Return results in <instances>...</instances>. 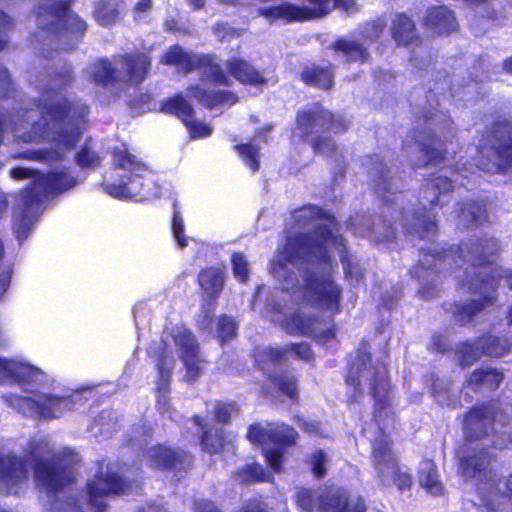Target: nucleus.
Here are the masks:
<instances>
[{
	"instance_id": "nucleus-1",
	"label": "nucleus",
	"mask_w": 512,
	"mask_h": 512,
	"mask_svg": "<svg viewBox=\"0 0 512 512\" xmlns=\"http://www.w3.org/2000/svg\"><path fill=\"white\" fill-rule=\"evenodd\" d=\"M500 250L499 242L494 237H478L460 244L457 249L447 248L439 251L422 249V257L410 268L412 278L421 282L438 276L456 256L468 262L459 287L473 294H481L478 299L467 302L457 301L452 304V317L456 323L466 326L485 308L497 300L499 278L495 256Z\"/></svg>"
},
{
	"instance_id": "nucleus-2",
	"label": "nucleus",
	"mask_w": 512,
	"mask_h": 512,
	"mask_svg": "<svg viewBox=\"0 0 512 512\" xmlns=\"http://www.w3.org/2000/svg\"><path fill=\"white\" fill-rule=\"evenodd\" d=\"M502 415L498 399L476 402L463 414L462 431L464 442L457 456V470L460 476L491 486L499 481L495 471L497 453L489 445L473 444L485 439Z\"/></svg>"
},
{
	"instance_id": "nucleus-3",
	"label": "nucleus",
	"mask_w": 512,
	"mask_h": 512,
	"mask_svg": "<svg viewBox=\"0 0 512 512\" xmlns=\"http://www.w3.org/2000/svg\"><path fill=\"white\" fill-rule=\"evenodd\" d=\"M75 166L41 172L35 182L19 190V208L12 221L13 233L19 244L30 235L42 215L46 200L57 198L82 183L100 162H75Z\"/></svg>"
},
{
	"instance_id": "nucleus-4",
	"label": "nucleus",
	"mask_w": 512,
	"mask_h": 512,
	"mask_svg": "<svg viewBox=\"0 0 512 512\" xmlns=\"http://www.w3.org/2000/svg\"><path fill=\"white\" fill-rule=\"evenodd\" d=\"M372 360L371 345L367 339L362 338L355 349L354 357L347 360L343 372V380L347 387L346 403L355 405L362 402V376L365 371L372 369L368 380V392L373 400L372 418L379 426H388L390 420L393 427L396 416L392 405L394 385L389 368L386 363L372 365Z\"/></svg>"
},
{
	"instance_id": "nucleus-5",
	"label": "nucleus",
	"mask_w": 512,
	"mask_h": 512,
	"mask_svg": "<svg viewBox=\"0 0 512 512\" xmlns=\"http://www.w3.org/2000/svg\"><path fill=\"white\" fill-rule=\"evenodd\" d=\"M314 215L318 219L326 220L327 223H320L316 227V234L320 239H315L309 232H298L287 237L285 245L278 255L277 265L280 269L286 268L288 264L297 265L299 263H308L315 260L319 263H326L330 260V253L326 242H331L334 246L340 247L339 258L347 279L355 276L362 277L360 271H355L357 265L352 261V257L346 246L345 238L333 233V226L336 225V219L323 208L312 207Z\"/></svg>"
},
{
	"instance_id": "nucleus-6",
	"label": "nucleus",
	"mask_w": 512,
	"mask_h": 512,
	"mask_svg": "<svg viewBox=\"0 0 512 512\" xmlns=\"http://www.w3.org/2000/svg\"><path fill=\"white\" fill-rule=\"evenodd\" d=\"M75 0H40L34 8L37 31L31 37L64 40L67 49L73 50L87 33L88 24L72 10Z\"/></svg>"
},
{
	"instance_id": "nucleus-7",
	"label": "nucleus",
	"mask_w": 512,
	"mask_h": 512,
	"mask_svg": "<svg viewBox=\"0 0 512 512\" xmlns=\"http://www.w3.org/2000/svg\"><path fill=\"white\" fill-rule=\"evenodd\" d=\"M33 474L36 486L51 498L49 512H84L77 496L57 498L59 493L76 482L74 467L64 457L35 459Z\"/></svg>"
},
{
	"instance_id": "nucleus-8",
	"label": "nucleus",
	"mask_w": 512,
	"mask_h": 512,
	"mask_svg": "<svg viewBox=\"0 0 512 512\" xmlns=\"http://www.w3.org/2000/svg\"><path fill=\"white\" fill-rule=\"evenodd\" d=\"M132 490V481L118 467L97 461L94 475L87 479L84 487L86 500L94 512H106L107 499L127 495Z\"/></svg>"
},
{
	"instance_id": "nucleus-9",
	"label": "nucleus",
	"mask_w": 512,
	"mask_h": 512,
	"mask_svg": "<svg viewBox=\"0 0 512 512\" xmlns=\"http://www.w3.org/2000/svg\"><path fill=\"white\" fill-rule=\"evenodd\" d=\"M152 173L145 162H111L100 185L115 199H132L142 195L144 182Z\"/></svg>"
},
{
	"instance_id": "nucleus-10",
	"label": "nucleus",
	"mask_w": 512,
	"mask_h": 512,
	"mask_svg": "<svg viewBox=\"0 0 512 512\" xmlns=\"http://www.w3.org/2000/svg\"><path fill=\"white\" fill-rule=\"evenodd\" d=\"M34 397L22 396L13 393L3 394L4 403L24 416L52 420L62 417L73 411L76 406L72 394L59 395L53 393L34 392Z\"/></svg>"
},
{
	"instance_id": "nucleus-11",
	"label": "nucleus",
	"mask_w": 512,
	"mask_h": 512,
	"mask_svg": "<svg viewBox=\"0 0 512 512\" xmlns=\"http://www.w3.org/2000/svg\"><path fill=\"white\" fill-rule=\"evenodd\" d=\"M300 292L301 301L307 306L326 309L333 315L341 312L343 289L329 273L306 271Z\"/></svg>"
},
{
	"instance_id": "nucleus-12",
	"label": "nucleus",
	"mask_w": 512,
	"mask_h": 512,
	"mask_svg": "<svg viewBox=\"0 0 512 512\" xmlns=\"http://www.w3.org/2000/svg\"><path fill=\"white\" fill-rule=\"evenodd\" d=\"M289 352H292L297 360L310 364L315 361V353L307 342H293L284 347L272 345L256 347L252 351V357L255 367L260 372H265L272 366L286 362Z\"/></svg>"
},
{
	"instance_id": "nucleus-13",
	"label": "nucleus",
	"mask_w": 512,
	"mask_h": 512,
	"mask_svg": "<svg viewBox=\"0 0 512 512\" xmlns=\"http://www.w3.org/2000/svg\"><path fill=\"white\" fill-rule=\"evenodd\" d=\"M147 465L157 471L186 472L193 467L194 456L188 450L161 442L145 451Z\"/></svg>"
},
{
	"instance_id": "nucleus-14",
	"label": "nucleus",
	"mask_w": 512,
	"mask_h": 512,
	"mask_svg": "<svg viewBox=\"0 0 512 512\" xmlns=\"http://www.w3.org/2000/svg\"><path fill=\"white\" fill-rule=\"evenodd\" d=\"M321 322V317L315 314H306L296 310L284 317L282 326L290 335L305 336L315 340L319 344H326L336 338L337 328L336 325L332 323L327 329L317 332V326Z\"/></svg>"
},
{
	"instance_id": "nucleus-15",
	"label": "nucleus",
	"mask_w": 512,
	"mask_h": 512,
	"mask_svg": "<svg viewBox=\"0 0 512 512\" xmlns=\"http://www.w3.org/2000/svg\"><path fill=\"white\" fill-rule=\"evenodd\" d=\"M114 62L120 67L122 82L129 86H140L149 76L152 57L145 50H134L118 54Z\"/></svg>"
},
{
	"instance_id": "nucleus-16",
	"label": "nucleus",
	"mask_w": 512,
	"mask_h": 512,
	"mask_svg": "<svg viewBox=\"0 0 512 512\" xmlns=\"http://www.w3.org/2000/svg\"><path fill=\"white\" fill-rule=\"evenodd\" d=\"M174 344L178 348L179 358L187 374L195 379L201 373V364L204 359L200 355V345L190 328L184 327L172 335Z\"/></svg>"
},
{
	"instance_id": "nucleus-17",
	"label": "nucleus",
	"mask_w": 512,
	"mask_h": 512,
	"mask_svg": "<svg viewBox=\"0 0 512 512\" xmlns=\"http://www.w3.org/2000/svg\"><path fill=\"white\" fill-rule=\"evenodd\" d=\"M29 477L27 460L14 453L0 454V483L6 494L17 495Z\"/></svg>"
},
{
	"instance_id": "nucleus-18",
	"label": "nucleus",
	"mask_w": 512,
	"mask_h": 512,
	"mask_svg": "<svg viewBox=\"0 0 512 512\" xmlns=\"http://www.w3.org/2000/svg\"><path fill=\"white\" fill-rule=\"evenodd\" d=\"M32 111L33 109H22L17 111L16 119H14L13 113L6 110L0 111V146L3 143L4 131L8 124L12 131H17L31 125L33 136H30V140L45 139L49 137V124H40L38 121H34V115H30Z\"/></svg>"
},
{
	"instance_id": "nucleus-19",
	"label": "nucleus",
	"mask_w": 512,
	"mask_h": 512,
	"mask_svg": "<svg viewBox=\"0 0 512 512\" xmlns=\"http://www.w3.org/2000/svg\"><path fill=\"white\" fill-rule=\"evenodd\" d=\"M192 422L201 429L199 445L204 453L215 455L222 453L228 447H234L233 441L229 439L223 428L208 426L204 417L195 414L191 417Z\"/></svg>"
},
{
	"instance_id": "nucleus-20",
	"label": "nucleus",
	"mask_w": 512,
	"mask_h": 512,
	"mask_svg": "<svg viewBox=\"0 0 512 512\" xmlns=\"http://www.w3.org/2000/svg\"><path fill=\"white\" fill-rule=\"evenodd\" d=\"M226 281L225 266H206L197 275V283L202 297L208 305L215 307L224 290Z\"/></svg>"
},
{
	"instance_id": "nucleus-21",
	"label": "nucleus",
	"mask_w": 512,
	"mask_h": 512,
	"mask_svg": "<svg viewBox=\"0 0 512 512\" xmlns=\"http://www.w3.org/2000/svg\"><path fill=\"white\" fill-rule=\"evenodd\" d=\"M422 25L437 36H449L459 30L455 13L445 5L429 7L422 20Z\"/></svg>"
},
{
	"instance_id": "nucleus-22",
	"label": "nucleus",
	"mask_w": 512,
	"mask_h": 512,
	"mask_svg": "<svg viewBox=\"0 0 512 512\" xmlns=\"http://www.w3.org/2000/svg\"><path fill=\"white\" fill-rule=\"evenodd\" d=\"M268 368L265 372H261L267 383L270 392L275 393L279 397L286 398L292 404H299V381L298 377L287 370L271 372Z\"/></svg>"
},
{
	"instance_id": "nucleus-23",
	"label": "nucleus",
	"mask_w": 512,
	"mask_h": 512,
	"mask_svg": "<svg viewBox=\"0 0 512 512\" xmlns=\"http://www.w3.org/2000/svg\"><path fill=\"white\" fill-rule=\"evenodd\" d=\"M294 437L292 426L283 422H271L266 427L261 426L259 423H252L249 425L246 434V438L252 444H265L272 441L291 443Z\"/></svg>"
},
{
	"instance_id": "nucleus-24",
	"label": "nucleus",
	"mask_w": 512,
	"mask_h": 512,
	"mask_svg": "<svg viewBox=\"0 0 512 512\" xmlns=\"http://www.w3.org/2000/svg\"><path fill=\"white\" fill-rule=\"evenodd\" d=\"M420 191L431 209L443 208L453 200L454 185L446 176H434L425 181Z\"/></svg>"
},
{
	"instance_id": "nucleus-25",
	"label": "nucleus",
	"mask_w": 512,
	"mask_h": 512,
	"mask_svg": "<svg viewBox=\"0 0 512 512\" xmlns=\"http://www.w3.org/2000/svg\"><path fill=\"white\" fill-rule=\"evenodd\" d=\"M225 66L229 76L243 86L264 87L267 85L268 80L264 73L242 57L234 56L227 59Z\"/></svg>"
},
{
	"instance_id": "nucleus-26",
	"label": "nucleus",
	"mask_w": 512,
	"mask_h": 512,
	"mask_svg": "<svg viewBox=\"0 0 512 512\" xmlns=\"http://www.w3.org/2000/svg\"><path fill=\"white\" fill-rule=\"evenodd\" d=\"M391 36L398 46L419 47L422 37L417 31L416 23L406 13H397L391 23Z\"/></svg>"
},
{
	"instance_id": "nucleus-27",
	"label": "nucleus",
	"mask_w": 512,
	"mask_h": 512,
	"mask_svg": "<svg viewBox=\"0 0 512 512\" xmlns=\"http://www.w3.org/2000/svg\"><path fill=\"white\" fill-rule=\"evenodd\" d=\"M186 91L188 97L210 110L219 105H234L239 100L238 96L233 91L210 90L198 84L188 86Z\"/></svg>"
},
{
	"instance_id": "nucleus-28",
	"label": "nucleus",
	"mask_w": 512,
	"mask_h": 512,
	"mask_svg": "<svg viewBox=\"0 0 512 512\" xmlns=\"http://www.w3.org/2000/svg\"><path fill=\"white\" fill-rule=\"evenodd\" d=\"M318 508L321 512H365L366 507L362 500H358L352 507L346 492L325 489L318 495Z\"/></svg>"
},
{
	"instance_id": "nucleus-29",
	"label": "nucleus",
	"mask_w": 512,
	"mask_h": 512,
	"mask_svg": "<svg viewBox=\"0 0 512 512\" xmlns=\"http://www.w3.org/2000/svg\"><path fill=\"white\" fill-rule=\"evenodd\" d=\"M323 109L320 102H314L309 109L297 111L295 127L300 132L301 139L306 140L316 132L324 131Z\"/></svg>"
},
{
	"instance_id": "nucleus-30",
	"label": "nucleus",
	"mask_w": 512,
	"mask_h": 512,
	"mask_svg": "<svg viewBox=\"0 0 512 512\" xmlns=\"http://www.w3.org/2000/svg\"><path fill=\"white\" fill-rule=\"evenodd\" d=\"M383 435L382 438L377 439L372 445L371 459L373 467L377 471V476L382 481L385 476V468L390 469L398 463L397 457L393 451V442L387 438L383 427H380Z\"/></svg>"
},
{
	"instance_id": "nucleus-31",
	"label": "nucleus",
	"mask_w": 512,
	"mask_h": 512,
	"mask_svg": "<svg viewBox=\"0 0 512 512\" xmlns=\"http://www.w3.org/2000/svg\"><path fill=\"white\" fill-rule=\"evenodd\" d=\"M335 72L332 64L321 66L317 63L305 65L300 72V80L307 86L329 91L334 86Z\"/></svg>"
},
{
	"instance_id": "nucleus-32",
	"label": "nucleus",
	"mask_w": 512,
	"mask_h": 512,
	"mask_svg": "<svg viewBox=\"0 0 512 512\" xmlns=\"http://www.w3.org/2000/svg\"><path fill=\"white\" fill-rule=\"evenodd\" d=\"M503 380L502 370L494 367H478L467 376L466 386L475 392L482 389L494 392L499 389Z\"/></svg>"
},
{
	"instance_id": "nucleus-33",
	"label": "nucleus",
	"mask_w": 512,
	"mask_h": 512,
	"mask_svg": "<svg viewBox=\"0 0 512 512\" xmlns=\"http://www.w3.org/2000/svg\"><path fill=\"white\" fill-rule=\"evenodd\" d=\"M0 372L20 385L36 383L43 374L34 366L5 358H0Z\"/></svg>"
},
{
	"instance_id": "nucleus-34",
	"label": "nucleus",
	"mask_w": 512,
	"mask_h": 512,
	"mask_svg": "<svg viewBox=\"0 0 512 512\" xmlns=\"http://www.w3.org/2000/svg\"><path fill=\"white\" fill-rule=\"evenodd\" d=\"M457 219L464 228H477L488 221L486 202L481 199L467 200L460 203Z\"/></svg>"
},
{
	"instance_id": "nucleus-35",
	"label": "nucleus",
	"mask_w": 512,
	"mask_h": 512,
	"mask_svg": "<svg viewBox=\"0 0 512 512\" xmlns=\"http://www.w3.org/2000/svg\"><path fill=\"white\" fill-rule=\"evenodd\" d=\"M480 358H501L511 351L508 339L501 338L491 332L485 331L475 337Z\"/></svg>"
},
{
	"instance_id": "nucleus-36",
	"label": "nucleus",
	"mask_w": 512,
	"mask_h": 512,
	"mask_svg": "<svg viewBox=\"0 0 512 512\" xmlns=\"http://www.w3.org/2000/svg\"><path fill=\"white\" fill-rule=\"evenodd\" d=\"M147 353L156 362V370L160 380L162 382H169L173 371L174 359L170 355L167 340L161 339L159 342L152 343Z\"/></svg>"
},
{
	"instance_id": "nucleus-37",
	"label": "nucleus",
	"mask_w": 512,
	"mask_h": 512,
	"mask_svg": "<svg viewBox=\"0 0 512 512\" xmlns=\"http://www.w3.org/2000/svg\"><path fill=\"white\" fill-rule=\"evenodd\" d=\"M195 70L201 71L208 81L214 85L230 86L231 80L216 61L214 54H200L197 56Z\"/></svg>"
},
{
	"instance_id": "nucleus-38",
	"label": "nucleus",
	"mask_w": 512,
	"mask_h": 512,
	"mask_svg": "<svg viewBox=\"0 0 512 512\" xmlns=\"http://www.w3.org/2000/svg\"><path fill=\"white\" fill-rule=\"evenodd\" d=\"M37 108L40 110L42 118H48L54 124L65 122L75 109L74 102L63 97L57 102H41L35 101Z\"/></svg>"
},
{
	"instance_id": "nucleus-39",
	"label": "nucleus",
	"mask_w": 512,
	"mask_h": 512,
	"mask_svg": "<svg viewBox=\"0 0 512 512\" xmlns=\"http://www.w3.org/2000/svg\"><path fill=\"white\" fill-rule=\"evenodd\" d=\"M330 48L335 53H341L347 63H365L370 59V53L364 45L345 37H338Z\"/></svg>"
},
{
	"instance_id": "nucleus-40",
	"label": "nucleus",
	"mask_w": 512,
	"mask_h": 512,
	"mask_svg": "<svg viewBox=\"0 0 512 512\" xmlns=\"http://www.w3.org/2000/svg\"><path fill=\"white\" fill-rule=\"evenodd\" d=\"M292 433L295 436L293 442L285 443L283 441H272L270 444H273V447H264L262 449V455L265 458L267 466L275 473L283 471L286 451L294 447L298 442L299 434L293 427Z\"/></svg>"
},
{
	"instance_id": "nucleus-41",
	"label": "nucleus",
	"mask_w": 512,
	"mask_h": 512,
	"mask_svg": "<svg viewBox=\"0 0 512 512\" xmlns=\"http://www.w3.org/2000/svg\"><path fill=\"white\" fill-rule=\"evenodd\" d=\"M198 55L186 52L180 45L170 46L162 55L160 62L164 65L175 66L184 73L195 71Z\"/></svg>"
},
{
	"instance_id": "nucleus-42",
	"label": "nucleus",
	"mask_w": 512,
	"mask_h": 512,
	"mask_svg": "<svg viewBox=\"0 0 512 512\" xmlns=\"http://www.w3.org/2000/svg\"><path fill=\"white\" fill-rule=\"evenodd\" d=\"M93 82L101 87H108L122 82L120 68L116 69L108 58H98L92 70Z\"/></svg>"
},
{
	"instance_id": "nucleus-43",
	"label": "nucleus",
	"mask_w": 512,
	"mask_h": 512,
	"mask_svg": "<svg viewBox=\"0 0 512 512\" xmlns=\"http://www.w3.org/2000/svg\"><path fill=\"white\" fill-rule=\"evenodd\" d=\"M411 132L419 151L428 157V160H445V156L437 148L440 139L434 131L412 129Z\"/></svg>"
},
{
	"instance_id": "nucleus-44",
	"label": "nucleus",
	"mask_w": 512,
	"mask_h": 512,
	"mask_svg": "<svg viewBox=\"0 0 512 512\" xmlns=\"http://www.w3.org/2000/svg\"><path fill=\"white\" fill-rule=\"evenodd\" d=\"M160 111L171 114L184 122L189 116H194L193 107L187 102L182 93H176L161 102Z\"/></svg>"
},
{
	"instance_id": "nucleus-45",
	"label": "nucleus",
	"mask_w": 512,
	"mask_h": 512,
	"mask_svg": "<svg viewBox=\"0 0 512 512\" xmlns=\"http://www.w3.org/2000/svg\"><path fill=\"white\" fill-rule=\"evenodd\" d=\"M234 477L242 484L265 482L269 479L267 471L257 462L239 467L234 472Z\"/></svg>"
},
{
	"instance_id": "nucleus-46",
	"label": "nucleus",
	"mask_w": 512,
	"mask_h": 512,
	"mask_svg": "<svg viewBox=\"0 0 512 512\" xmlns=\"http://www.w3.org/2000/svg\"><path fill=\"white\" fill-rule=\"evenodd\" d=\"M418 478L421 486L433 495H441L443 493V485L438 479L437 468L429 462L427 467L422 468L418 472Z\"/></svg>"
},
{
	"instance_id": "nucleus-47",
	"label": "nucleus",
	"mask_w": 512,
	"mask_h": 512,
	"mask_svg": "<svg viewBox=\"0 0 512 512\" xmlns=\"http://www.w3.org/2000/svg\"><path fill=\"white\" fill-rule=\"evenodd\" d=\"M119 17L117 5L110 0H99L95 4L94 18L102 26L114 24Z\"/></svg>"
},
{
	"instance_id": "nucleus-48",
	"label": "nucleus",
	"mask_w": 512,
	"mask_h": 512,
	"mask_svg": "<svg viewBox=\"0 0 512 512\" xmlns=\"http://www.w3.org/2000/svg\"><path fill=\"white\" fill-rule=\"evenodd\" d=\"M455 353L462 368L469 367L481 359L475 339L460 341L456 346Z\"/></svg>"
},
{
	"instance_id": "nucleus-49",
	"label": "nucleus",
	"mask_w": 512,
	"mask_h": 512,
	"mask_svg": "<svg viewBox=\"0 0 512 512\" xmlns=\"http://www.w3.org/2000/svg\"><path fill=\"white\" fill-rule=\"evenodd\" d=\"M240 413V405L234 401H215L213 409V418L216 423L227 425L232 417L238 416Z\"/></svg>"
},
{
	"instance_id": "nucleus-50",
	"label": "nucleus",
	"mask_w": 512,
	"mask_h": 512,
	"mask_svg": "<svg viewBox=\"0 0 512 512\" xmlns=\"http://www.w3.org/2000/svg\"><path fill=\"white\" fill-rule=\"evenodd\" d=\"M81 135L82 132L78 127H73L71 129L61 128L54 133L52 141L58 148L70 151L76 147Z\"/></svg>"
},
{
	"instance_id": "nucleus-51",
	"label": "nucleus",
	"mask_w": 512,
	"mask_h": 512,
	"mask_svg": "<svg viewBox=\"0 0 512 512\" xmlns=\"http://www.w3.org/2000/svg\"><path fill=\"white\" fill-rule=\"evenodd\" d=\"M310 146L316 155L331 159L338 156V145L330 136L317 135L310 140Z\"/></svg>"
},
{
	"instance_id": "nucleus-52",
	"label": "nucleus",
	"mask_w": 512,
	"mask_h": 512,
	"mask_svg": "<svg viewBox=\"0 0 512 512\" xmlns=\"http://www.w3.org/2000/svg\"><path fill=\"white\" fill-rule=\"evenodd\" d=\"M324 131L333 134H343L348 131L350 121L342 114L323 109Z\"/></svg>"
},
{
	"instance_id": "nucleus-53",
	"label": "nucleus",
	"mask_w": 512,
	"mask_h": 512,
	"mask_svg": "<svg viewBox=\"0 0 512 512\" xmlns=\"http://www.w3.org/2000/svg\"><path fill=\"white\" fill-rule=\"evenodd\" d=\"M238 325L236 321L228 315H220L217 321L216 333L221 346L232 341L237 335Z\"/></svg>"
},
{
	"instance_id": "nucleus-54",
	"label": "nucleus",
	"mask_w": 512,
	"mask_h": 512,
	"mask_svg": "<svg viewBox=\"0 0 512 512\" xmlns=\"http://www.w3.org/2000/svg\"><path fill=\"white\" fill-rule=\"evenodd\" d=\"M173 213L171 220V231L177 245L180 248H184L188 245V238L185 235L184 220L181 215V211L178 205V201L175 199L172 203Z\"/></svg>"
},
{
	"instance_id": "nucleus-55",
	"label": "nucleus",
	"mask_w": 512,
	"mask_h": 512,
	"mask_svg": "<svg viewBox=\"0 0 512 512\" xmlns=\"http://www.w3.org/2000/svg\"><path fill=\"white\" fill-rule=\"evenodd\" d=\"M503 135L498 138L494 150L500 160H512V125L501 124Z\"/></svg>"
},
{
	"instance_id": "nucleus-56",
	"label": "nucleus",
	"mask_w": 512,
	"mask_h": 512,
	"mask_svg": "<svg viewBox=\"0 0 512 512\" xmlns=\"http://www.w3.org/2000/svg\"><path fill=\"white\" fill-rule=\"evenodd\" d=\"M318 495L314 489L298 488L294 499L300 512H313L316 506H318Z\"/></svg>"
},
{
	"instance_id": "nucleus-57",
	"label": "nucleus",
	"mask_w": 512,
	"mask_h": 512,
	"mask_svg": "<svg viewBox=\"0 0 512 512\" xmlns=\"http://www.w3.org/2000/svg\"><path fill=\"white\" fill-rule=\"evenodd\" d=\"M231 264L234 277L244 284L249 279V264L242 252H234L231 255Z\"/></svg>"
},
{
	"instance_id": "nucleus-58",
	"label": "nucleus",
	"mask_w": 512,
	"mask_h": 512,
	"mask_svg": "<svg viewBox=\"0 0 512 512\" xmlns=\"http://www.w3.org/2000/svg\"><path fill=\"white\" fill-rule=\"evenodd\" d=\"M377 164L379 165L375 168L376 173L373 176V181L376 191L385 198V193L390 192L392 178L389 176L390 171L385 165L386 162H377Z\"/></svg>"
},
{
	"instance_id": "nucleus-59",
	"label": "nucleus",
	"mask_w": 512,
	"mask_h": 512,
	"mask_svg": "<svg viewBox=\"0 0 512 512\" xmlns=\"http://www.w3.org/2000/svg\"><path fill=\"white\" fill-rule=\"evenodd\" d=\"M15 19L0 9V53L6 50L10 44V33L14 29Z\"/></svg>"
},
{
	"instance_id": "nucleus-60",
	"label": "nucleus",
	"mask_w": 512,
	"mask_h": 512,
	"mask_svg": "<svg viewBox=\"0 0 512 512\" xmlns=\"http://www.w3.org/2000/svg\"><path fill=\"white\" fill-rule=\"evenodd\" d=\"M417 233L420 239H432L438 233L437 222L434 218L426 217L423 214L416 215Z\"/></svg>"
},
{
	"instance_id": "nucleus-61",
	"label": "nucleus",
	"mask_w": 512,
	"mask_h": 512,
	"mask_svg": "<svg viewBox=\"0 0 512 512\" xmlns=\"http://www.w3.org/2000/svg\"><path fill=\"white\" fill-rule=\"evenodd\" d=\"M184 125L189 130L191 138H206L209 137L212 133V128L210 125L198 121L194 116H189L184 122Z\"/></svg>"
},
{
	"instance_id": "nucleus-62",
	"label": "nucleus",
	"mask_w": 512,
	"mask_h": 512,
	"mask_svg": "<svg viewBox=\"0 0 512 512\" xmlns=\"http://www.w3.org/2000/svg\"><path fill=\"white\" fill-rule=\"evenodd\" d=\"M390 469L392 470L393 483L398 488V490L405 491L411 489L413 484V477L409 472L403 471L399 463Z\"/></svg>"
},
{
	"instance_id": "nucleus-63",
	"label": "nucleus",
	"mask_w": 512,
	"mask_h": 512,
	"mask_svg": "<svg viewBox=\"0 0 512 512\" xmlns=\"http://www.w3.org/2000/svg\"><path fill=\"white\" fill-rule=\"evenodd\" d=\"M326 460V454L321 449L314 451L310 457L311 471L317 479L323 478L327 472Z\"/></svg>"
},
{
	"instance_id": "nucleus-64",
	"label": "nucleus",
	"mask_w": 512,
	"mask_h": 512,
	"mask_svg": "<svg viewBox=\"0 0 512 512\" xmlns=\"http://www.w3.org/2000/svg\"><path fill=\"white\" fill-rule=\"evenodd\" d=\"M428 349L434 353L446 354L452 351V346L445 335L440 332H436L431 336Z\"/></svg>"
}]
</instances>
